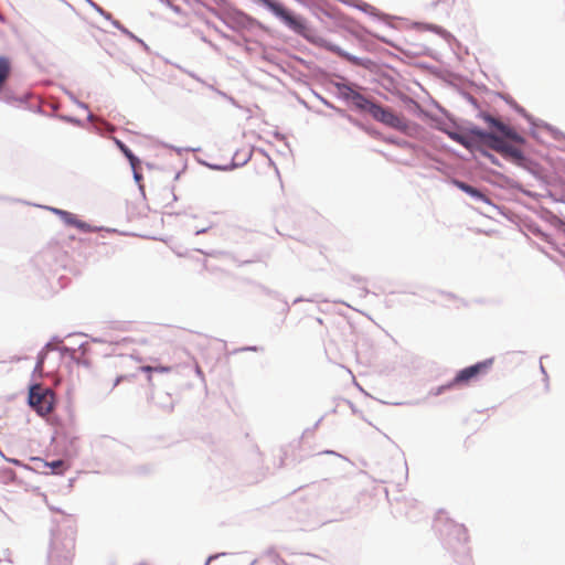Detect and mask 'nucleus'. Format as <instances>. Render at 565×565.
<instances>
[{
    "label": "nucleus",
    "mask_w": 565,
    "mask_h": 565,
    "mask_svg": "<svg viewBox=\"0 0 565 565\" xmlns=\"http://www.w3.org/2000/svg\"><path fill=\"white\" fill-rule=\"evenodd\" d=\"M493 151H497L504 160L513 163L519 168H521L530 158V156H527L521 147L503 140L502 137H500L499 141L493 148Z\"/></svg>",
    "instance_id": "nucleus-11"
},
{
    "label": "nucleus",
    "mask_w": 565,
    "mask_h": 565,
    "mask_svg": "<svg viewBox=\"0 0 565 565\" xmlns=\"http://www.w3.org/2000/svg\"><path fill=\"white\" fill-rule=\"evenodd\" d=\"M340 81H331V85L337 89V98L344 102L352 110L362 115H370L375 121L390 128L407 134L411 122L396 114L393 109L382 105L372 97L365 96L359 92L363 89L356 83L349 82L344 76L337 74Z\"/></svg>",
    "instance_id": "nucleus-2"
},
{
    "label": "nucleus",
    "mask_w": 565,
    "mask_h": 565,
    "mask_svg": "<svg viewBox=\"0 0 565 565\" xmlns=\"http://www.w3.org/2000/svg\"><path fill=\"white\" fill-rule=\"evenodd\" d=\"M252 156H253L252 150H247V151L237 150L234 153L233 158H235V163L238 164L237 168H241V167H244L252 159Z\"/></svg>",
    "instance_id": "nucleus-29"
},
{
    "label": "nucleus",
    "mask_w": 565,
    "mask_h": 565,
    "mask_svg": "<svg viewBox=\"0 0 565 565\" xmlns=\"http://www.w3.org/2000/svg\"><path fill=\"white\" fill-rule=\"evenodd\" d=\"M315 96L324 105L327 106L328 108H334V104L331 103L330 100H328L327 98H324L322 95L318 94V93H315Z\"/></svg>",
    "instance_id": "nucleus-51"
},
{
    "label": "nucleus",
    "mask_w": 565,
    "mask_h": 565,
    "mask_svg": "<svg viewBox=\"0 0 565 565\" xmlns=\"http://www.w3.org/2000/svg\"><path fill=\"white\" fill-rule=\"evenodd\" d=\"M45 209H47L49 211H51L53 214L57 215L58 217H62L66 210H62V209H58V207H53V206H45Z\"/></svg>",
    "instance_id": "nucleus-53"
},
{
    "label": "nucleus",
    "mask_w": 565,
    "mask_h": 565,
    "mask_svg": "<svg viewBox=\"0 0 565 565\" xmlns=\"http://www.w3.org/2000/svg\"><path fill=\"white\" fill-rule=\"evenodd\" d=\"M64 93H65V94L68 96V98H70L74 104H76L79 108L88 109V105H87L86 103L81 102L79 99H77L73 92H71V90H68V89H64Z\"/></svg>",
    "instance_id": "nucleus-41"
},
{
    "label": "nucleus",
    "mask_w": 565,
    "mask_h": 565,
    "mask_svg": "<svg viewBox=\"0 0 565 565\" xmlns=\"http://www.w3.org/2000/svg\"><path fill=\"white\" fill-rule=\"evenodd\" d=\"M264 554L271 558L274 563H284V558L278 554L274 546L268 547Z\"/></svg>",
    "instance_id": "nucleus-39"
},
{
    "label": "nucleus",
    "mask_w": 565,
    "mask_h": 565,
    "mask_svg": "<svg viewBox=\"0 0 565 565\" xmlns=\"http://www.w3.org/2000/svg\"><path fill=\"white\" fill-rule=\"evenodd\" d=\"M77 440V437H72L68 445V450L73 451L74 454L77 452V449L75 448V443Z\"/></svg>",
    "instance_id": "nucleus-57"
},
{
    "label": "nucleus",
    "mask_w": 565,
    "mask_h": 565,
    "mask_svg": "<svg viewBox=\"0 0 565 565\" xmlns=\"http://www.w3.org/2000/svg\"><path fill=\"white\" fill-rule=\"evenodd\" d=\"M49 117H53V118H56L63 122H66V124H71V125H74L76 127H85V124L82 119L75 117V116H71V115H64V114H58V113H52L49 115Z\"/></svg>",
    "instance_id": "nucleus-27"
},
{
    "label": "nucleus",
    "mask_w": 565,
    "mask_h": 565,
    "mask_svg": "<svg viewBox=\"0 0 565 565\" xmlns=\"http://www.w3.org/2000/svg\"><path fill=\"white\" fill-rule=\"evenodd\" d=\"M354 4L355 6H352V8H355L358 10L366 13L367 15L390 25V26H393L392 24L388 23V21L392 19H395L394 17L380 11L377 8L373 7L372 4H370L367 2H364L362 0H355Z\"/></svg>",
    "instance_id": "nucleus-15"
},
{
    "label": "nucleus",
    "mask_w": 565,
    "mask_h": 565,
    "mask_svg": "<svg viewBox=\"0 0 565 565\" xmlns=\"http://www.w3.org/2000/svg\"><path fill=\"white\" fill-rule=\"evenodd\" d=\"M256 3L266 8L274 17H276L287 29L295 34L303 38L311 44L320 46L331 53L337 54L339 57L350 62L353 65L361 66L373 74L374 82L382 86L385 90L392 93L396 88L395 78L383 70V66L377 62L360 57L343 50L340 45L316 35L315 31L308 24L307 20L286 7L278 0H254Z\"/></svg>",
    "instance_id": "nucleus-1"
},
{
    "label": "nucleus",
    "mask_w": 565,
    "mask_h": 565,
    "mask_svg": "<svg viewBox=\"0 0 565 565\" xmlns=\"http://www.w3.org/2000/svg\"><path fill=\"white\" fill-rule=\"evenodd\" d=\"M32 461L35 465V470L50 469V473L57 476L63 475L70 468V463L64 459L46 461L42 458L35 457L32 458Z\"/></svg>",
    "instance_id": "nucleus-13"
},
{
    "label": "nucleus",
    "mask_w": 565,
    "mask_h": 565,
    "mask_svg": "<svg viewBox=\"0 0 565 565\" xmlns=\"http://www.w3.org/2000/svg\"><path fill=\"white\" fill-rule=\"evenodd\" d=\"M499 97L502 98L515 113L522 116L525 120L533 119V115H531L523 106L519 105L510 95L499 94Z\"/></svg>",
    "instance_id": "nucleus-25"
},
{
    "label": "nucleus",
    "mask_w": 565,
    "mask_h": 565,
    "mask_svg": "<svg viewBox=\"0 0 565 565\" xmlns=\"http://www.w3.org/2000/svg\"><path fill=\"white\" fill-rule=\"evenodd\" d=\"M459 94H460V95H461V97H462L463 99H466V100H467V102H468V103H469V104H470L475 109H479V108H480V104H479L478 99H477L473 95H471L469 92L461 89V90L459 92Z\"/></svg>",
    "instance_id": "nucleus-37"
},
{
    "label": "nucleus",
    "mask_w": 565,
    "mask_h": 565,
    "mask_svg": "<svg viewBox=\"0 0 565 565\" xmlns=\"http://www.w3.org/2000/svg\"><path fill=\"white\" fill-rule=\"evenodd\" d=\"M73 554L70 550L63 554L57 553L56 547L51 543V550L49 553V561L51 565H70L72 563Z\"/></svg>",
    "instance_id": "nucleus-18"
},
{
    "label": "nucleus",
    "mask_w": 565,
    "mask_h": 565,
    "mask_svg": "<svg viewBox=\"0 0 565 565\" xmlns=\"http://www.w3.org/2000/svg\"><path fill=\"white\" fill-rule=\"evenodd\" d=\"M228 555V553L226 552H220V553H215V554H211L206 561H205V564L204 565H209L212 561H215V559H218L220 557H224Z\"/></svg>",
    "instance_id": "nucleus-48"
},
{
    "label": "nucleus",
    "mask_w": 565,
    "mask_h": 565,
    "mask_svg": "<svg viewBox=\"0 0 565 565\" xmlns=\"http://www.w3.org/2000/svg\"><path fill=\"white\" fill-rule=\"evenodd\" d=\"M521 168L524 169L525 171H527L536 180L546 182V177L544 174V168L535 159L530 157Z\"/></svg>",
    "instance_id": "nucleus-21"
},
{
    "label": "nucleus",
    "mask_w": 565,
    "mask_h": 565,
    "mask_svg": "<svg viewBox=\"0 0 565 565\" xmlns=\"http://www.w3.org/2000/svg\"><path fill=\"white\" fill-rule=\"evenodd\" d=\"M537 249H539L542 254H544V255H545L550 260H552L554 264H556V265H559V264H561V263H559V260H558L555 256H553L552 254H550V253H548V252H547L543 246L537 245Z\"/></svg>",
    "instance_id": "nucleus-46"
},
{
    "label": "nucleus",
    "mask_w": 565,
    "mask_h": 565,
    "mask_svg": "<svg viewBox=\"0 0 565 565\" xmlns=\"http://www.w3.org/2000/svg\"><path fill=\"white\" fill-rule=\"evenodd\" d=\"M544 358H546V355L541 356V360H540V371H541V373H542V374H543V376H544V381L546 382V387H547V386H548V384H547V382H548V375H547V372H546V370H545L544 365L542 364V360H543Z\"/></svg>",
    "instance_id": "nucleus-54"
},
{
    "label": "nucleus",
    "mask_w": 565,
    "mask_h": 565,
    "mask_svg": "<svg viewBox=\"0 0 565 565\" xmlns=\"http://www.w3.org/2000/svg\"><path fill=\"white\" fill-rule=\"evenodd\" d=\"M530 136L535 139L537 142H542L541 136L537 131L539 127L536 125L530 124Z\"/></svg>",
    "instance_id": "nucleus-45"
},
{
    "label": "nucleus",
    "mask_w": 565,
    "mask_h": 565,
    "mask_svg": "<svg viewBox=\"0 0 565 565\" xmlns=\"http://www.w3.org/2000/svg\"><path fill=\"white\" fill-rule=\"evenodd\" d=\"M87 4H89L97 13H99L104 19L110 18V12L106 11L104 8H102L98 3H96L94 0H84Z\"/></svg>",
    "instance_id": "nucleus-38"
},
{
    "label": "nucleus",
    "mask_w": 565,
    "mask_h": 565,
    "mask_svg": "<svg viewBox=\"0 0 565 565\" xmlns=\"http://www.w3.org/2000/svg\"><path fill=\"white\" fill-rule=\"evenodd\" d=\"M344 119H347L349 122H351L352 125L356 124L358 122V119L354 118L352 115H350L349 113L347 114V116L344 117Z\"/></svg>",
    "instance_id": "nucleus-58"
},
{
    "label": "nucleus",
    "mask_w": 565,
    "mask_h": 565,
    "mask_svg": "<svg viewBox=\"0 0 565 565\" xmlns=\"http://www.w3.org/2000/svg\"><path fill=\"white\" fill-rule=\"evenodd\" d=\"M164 397L168 399L167 403H159V406L167 409V411H172L174 405H173V402L171 399V396L169 394H166Z\"/></svg>",
    "instance_id": "nucleus-47"
},
{
    "label": "nucleus",
    "mask_w": 565,
    "mask_h": 565,
    "mask_svg": "<svg viewBox=\"0 0 565 565\" xmlns=\"http://www.w3.org/2000/svg\"><path fill=\"white\" fill-rule=\"evenodd\" d=\"M450 182L454 186H456L457 189H459L460 191H462L463 193H466L467 195L472 198L475 201L483 202V203L494 206V204L487 196V194L484 193V191L482 189L475 186V185H472L468 182H465L460 179H457V178H452Z\"/></svg>",
    "instance_id": "nucleus-12"
},
{
    "label": "nucleus",
    "mask_w": 565,
    "mask_h": 565,
    "mask_svg": "<svg viewBox=\"0 0 565 565\" xmlns=\"http://www.w3.org/2000/svg\"><path fill=\"white\" fill-rule=\"evenodd\" d=\"M498 134L503 140L514 142L518 147L527 145L526 138L510 124L505 122Z\"/></svg>",
    "instance_id": "nucleus-17"
},
{
    "label": "nucleus",
    "mask_w": 565,
    "mask_h": 565,
    "mask_svg": "<svg viewBox=\"0 0 565 565\" xmlns=\"http://www.w3.org/2000/svg\"><path fill=\"white\" fill-rule=\"evenodd\" d=\"M557 230L565 235V218L562 221Z\"/></svg>",
    "instance_id": "nucleus-64"
},
{
    "label": "nucleus",
    "mask_w": 565,
    "mask_h": 565,
    "mask_svg": "<svg viewBox=\"0 0 565 565\" xmlns=\"http://www.w3.org/2000/svg\"><path fill=\"white\" fill-rule=\"evenodd\" d=\"M237 166L235 163V158H232L231 162L226 163V164H220V163H211V164H206V168L213 170V171H223V172H227V171H232L234 169H237Z\"/></svg>",
    "instance_id": "nucleus-32"
},
{
    "label": "nucleus",
    "mask_w": 565,
    "mask_h": 565,
    "mask_svg": "<svg viewBox=\"0 0 565 565\" xmlns=\"http://www.w3.org/2000/svg\"><path fill=\"white\" fill-rule=\"evenodd\" d=\"M332 110H334L340 117L344 118L348 114V111L343 108H340L338 106L334 105V108H331Z\"/></svg>",
    "instance_id": "nucleus-56"
},
{
    "label": "nucleus",
    "mask_w": 565,
    "mask_h": 565,
    "mask_svg": "<svg viewBox=\"0 0 565 565\" xmlns=\"http://www.w3.org/2000/svg\"><path fill=\"white\" fill-rule=\"evenodd\" d=\"M12 71V63L9 56L0 55V90L2 89V84L7 81Z\"/></svg>",
    "instance_id": "nucleus-26"
},
{
    "label": "nucleus",
    "mask_w": 565,
    "mask_h": 565,
    "mask_svg": "<svg viewBox=\"0 0 565 565\" xmlns=\"http://www.w3.org/2000/svg\"><path fill=\"white\" fill-rule=\"evenodd\" d=\"M139 166H135V168H131L132 170V177H134V180L135 182L137 183L141 194L145 196V186L143 184L141 183L142 182V179H143V175L141 173V171L139 170L138 168Z\"/></svg>",
    "instance_id": "nucleus-35"
},
{
    "label": "nucleus",
    "mask_w": 565,
    "mask_h": 565,
    "mask_svg": "<svg viewBox=\"0 0 565 565\" xmlns=\"http://www.w3.org/2000/svg\"><path fill=\"white\" fill-rule=\"evenodd\" d=\"M349 278L356 282V284H362V282H366V278L365 277H362V276H359V275H350Z\"/></svg>",
    "instance_id": "nucleus-55"
},
{
    "label": "nucleus",
    "mask_w": 565,
    "mask_h": 565,
    "mask_svg": "<svg viewBox=\"0 0 565 565\" xmlns=\"http://www.w3.org/2000/svg\"><path fill=\"white\" fill-rule=\"evenodd\" d=\"M306 7L312 15L323 22V17L337 22L340 18L341 11L331 6L327 0H296Z\"/></svg>",
    "instance_id": "nucleus-10"
},
{
    "label": "nucleus",
    "mask_w": 565,
    "mask_h": 565,
    "mask_svg": "<svg viewBox=\"0 0 565 565\" xmlns=\"http://www.w3.org/2000/svg\"><path fill=\"white\" fill-rule=\"evenodd\" d=\"M171 370L170 366H156V367H152L150 365H143L141 366V371L147 373L148 374V381L151 382L152 381V376H151V373L152 372H158V373H167Z\"/></svg>",
    "instance_id": "nucleus-34"
},
{
    "label": "nucleus",
    "mask_w": 565,
    "mask_h": 565,
    "mask_svg": "<svg viewBox=\"0 0 565 565\" xmlns=\"http://www.w3.org/2000/svg\"><path fill=\"white\" fill-rule=\"evenodd\" d=\"M78 350L81 352V355H86L90 351V347L88 342H83L78 345Z\"/></svg>",
    "instance_id": "nucleus-52"
},
{
    "label": "nucleus",
    "mask_w": 565,
    "mask_h": 565,
    "mask_svg": "<svg viewBox=\"0 0 565 565\" xmlns=\"http://www.w3.org/2000/svg\"><path fill=\"white\" fill-rule=\"evenodd\" d=\"M542 218L545 220L546 222H548L551 225H553L556 230L559 226V224L562 223V221L564 220V218L557 216L555 213H553L548 209L543 210Z\"/></svg>",
    "instance_id": "nucleus-30"
},
{
    "label": "nucleus",
    "mask_w": 565,
    "mask_h": 565,
    "mask_svg": "<svg viewBox=\"0 0 565 565\" xmlns=\"http://www.w3.org/2000/svg\"><path fill=\"white\" fill-rule=\"evenodd\" d=\"M527 230L537 238L541 241L547 243L551 248L555 252H557L563 257L565 256V249L555 242V239L546 232L542 230V227L536 223H530L527 225Z\"/></svg>",
    "instance_id": "nucleus-16"
},
{
    "label": "nucleus",
    "mask_w": 565,
    "mask_h": 565,
    "mask_svg": "<svg viewBox=\"0 0 565 565\" xmlns=\"http://www.w3.org/2000/svg\"><path fill=\"white\" fill-rule=\"evenodd\" d=\"M322 419H323V417L319 418V419L316 422V424L313 425V427H312L311 429H306V430H305V434H307V433H309V431L315 430V429L320 425V423L322 422Z\"/></svg>",
    "instance_id": "nucleus-61"
},
{
    "label": "nucleus",
    "mask_w": 565,
    "mask_h": 565,
    "mask_svg": "<svg viewBox=\"0 0 565 565\" xmlns=\"http://www.w3.org/2000/svg\"><path fill=\"white\" fill-rule=\"evenodd\" d=\"M434 527L447 550L457 554L466 553L469 536L463 524L455 522L445 516L444 511H439L435 519Z\"/></svg>",
    "instance_id": "nucleus-4"
},
{
    "label": "nucleus",
    "mask_w": 565,
    "mask_h": 565,
    "mask_svg": "<svg viewBox=\"0 0 565 565\" xmlns=\"http://www.w3.org/2000/svg\"><path fill=\"white\" fill-rule=\"evenodd\" d=\"M526 121L529 124L536 125L541 129L546 130L552 136V138L556 141L565 139V135L558 128L552 126L551 124H548L542 119L535 118L533 116L532 120H526Z\"/></svg>",
    "instance_id": "nucleus-22"
},
{
    "label": "nucleus",
    "mask_w": 565,
    "mask_h": 565,
    "mask_svg": "<svg viewBox=\"0 0 565 565\" xmlns=\"http://www.w3.org/2000/svg\"><path fill=\"white\" fill-rule=\"evenodd\" d=\"M58 352L62 358L67 356L71 360H73L76 355V350L66 345L58 347Z\"/></svg>",
    "instance_id": "nucleus-40"
},
{
    "label": "nucleus",
    "mask_w": 565,
    "mask_h": 565,
    "mask_svg": "<svg viewBox=\"0 0 565 565\" xmlns=\"http://www.w3.org/2000/svg\"><path fill=\"white\" fill-rule=\"evenodd\" d=\"M17 96L14 93L4 84H2V89L0 90V102H3L9 105L15 104Z\"/></svg>",
    "instance_id": "nucleus-31"
},
{
    "label": "nucleus",
    "mask_w": 565,
    "mask_h": 565,
    "mask_svg": "<svg viewBox=\"0 0 565 565\" xmlns=\"http://www.w3.org/2000/svg\"><path fill=\"white\" fill-rule=\"evenodd\" d=\"M364 131L367 132L370 136H376V134H377L374 128H371V127H367V126H365Z\"/></svg>",
    "instance_id": "nucleus-60"
},
{
    "label": "nucleus",
    "mask_w": 565,
    "mask_h": 565,
    "mask_svg": "<svg viewBox=\"0 0 565 565\" xmlns=\"http://www.w3.org/2000/svg\"><path fill=\"white\" fill-rule=\"evenodd\" d=\"M458 134L469 141V146L463 148L471 153V159L476 162L477 168L490 173L491 175L500 180L502 186L511 190H516L530 198L533 196V193L529 190H525L519 181L510 178L509 175H505L500 171L488 169L484 166V163L478 159V156H476V149H478L480 146H487L488 148L493 150V148L495 147L497 142L500 139L499 134L490 130L489 128L484 129L468 120H465L463 125H459Z\"/></svg>",
    "instance_id": "nucleus-3"
},
{
    "label": "nucleus",
    "mask_w": 565,
    "mask_h": 565,
    "mask_svg": "<svg viewBox=\"0 0 565 565\" xmlns=\"http://www.w3.org/2000/svg\"><path fill=\"white\" fill-rule=\"evenodd\" d=\"M75 364L89 369L92 366L90 361L85 355H75L72 360Z\"/></svg>",
    "instance_id": "nucleus-43"
},
{
    "label": "nucleus",
    "mask_w": 565,
    "mask_h": 565,
    "mask_svg": "<svg viewBox=\"0 0 565 565\" xmlns=\"http://www.w3.org/2000/svg\"><path fill=\"white\" fill-rule=\"evenodd\" d=\"M28 110L32 111V113H35V114H41V115H45V116H49L50 114H46L43 108L39 105H33L31 104L30 106H28Z\"/></svg>",
    "instance_id": "nucleus-49"
},
{
    "label": "nucleus",
    "mask_w": 565,
    "mask_h": 565,
    "mask_svg": "<svg viewBox=\"0 0 565 565\" xmlns=\"http://www.w3.org/2000/svg\"><path fill=\"white\" fill-rule=\"evenodd\" d=\"M46 358H47V355L45 354V352L40 351L38 353L36 363H35L34 370H33V374H35V373L41 374L43 372V367H44Z\"/></svg>",
    "instance_id": "nucleus-36"
},
{
    "label": "nucleus",
    "mask_w": 565,
    "mask_h": 565,
    "mask_svg": "<svg viewBox=\"0 0 565 565\" xmlns=\"http://www.w3.org/2000/svg\"><path fill=\"white\" fill-rule=\"evenodd\" d=\"M28 405L39 415H45L54 408V396L50 387L31 381L28 386Z\"/></svg>",
    "instance_id": "nucleus-5"
},
{
    "label": "nucleus",
    "mask_w": 565,
    "mask_h": 565,
    "mask_svg": "<svg viewBox=\"0 0 565 565\" xmlns=\"http://www.w3.org/2000/svg\"><path fill=\"white\" fill-rule=\"evenodd\" d=\"M62 215L63 216L60 217V218L64 222L65 225L71 226V227H75L78 231H81L82 233H95V232H98L100 230H104V227L93 226V225L88 224L87 222L79 220L72 212L66 211Z\"/></svg>",
    "instance_id": "nucleus-14"
},
{
    "label": "nucleus",
    "mask_w": 565,
    "mask_h": 565,
    "mask_svg": "<svg viewBox=\"0 0 565 565\" xmlns=\"http://www.w3.org/2000/svg\"><path fill=\"white\" fill-rule=\"evenodd\" d=\"M420 25L424 30H427V31H430V32H434V33L440 35L449 44L455 42L456 44L459 45V42L457 41V39L450 32H448L446 29H444L443 26L434 24V23H420Z\"/></svg>",
    "instance_id": "nucleus-24"
},
{
    "label": "nucleus",
    "mask_w": 565,
    "mask_h": 565,
    "mask_svg": "<svg viewBox=\"0 0 565 565\" xmlns=\"http://www.w3.org/2000/svg\"><path fill=\"white\" fill-rule=\"evenodd\" d=\"M489 149L490 148L480 146L478 149H476V156L480 154L481 157L488 159L493 166L502 168L503 167L502 162Z\"/></svg>",
    "instance_id": "nucleus-28"
},
{
    "label": "nucleus",
    "mask_w": 565,
    "mask_h": 565,
    "mask_svg": "<svg viewBox=\"0 0 565 565\" xmlns=\"http://www.w3.org/2000/svg\"><path fill=\"white\" fill-rule=\"evenodd\" d=\"M209 230H210V226H206V227H203V228L196 230V231H195V235L204 234V233H206Z\"/></svg>",
    "instance_id": "nucleus-63"
},
{
    "label": "nucleus",
    "mask_w": 565,
    "mask_h": 565,
    "mask_svg": "<svg viewBox=\"0 0 565 565\" xmlns=\"http://www.w3.org/2000/svg\"><path fill=\"white\" fill-rule=\"evenodd\" d=\"M437 107H438L439 111L445 116L447 121L443 118L436 117L433 119L434 127L437 130L447 135L451 140L456 141L460 146L468 147L469 141L466 140L462 136H460L458 134L459 124L457 121V118L450 111H448L446 108H444L439 105Z\"/></svg>",
    "instance_id": "nucleus-9"
},
{
    "label": "nucleus",
    "mask_w": 565,
    "mask_h": 565,
    "mask_svg": "<svg viewBox=\"0 0 565 565\" xmlns=\"http://www.w3.org/2000/svg\"><path fill=\"white\" fill-rule=\"evenodd\" d=\"M369 289L366 287H361L360 288V296L361 297H366L369 295Z\"/></svg>",
    "instance_id": "nucleus-62"
},
{
    "label": "nucleus",
    "mask_w": 565,
    "mask_h": 565,
    "mask_svg": "<svg viewBox=\"0 0 565 565\" xmlns=\"http://www.w3.org/2000/svg\"><path fill=\"white\" fill-rule=\"evenodd\" d=\"M478 113L476 115L477 118L483 120L488 128L492 131H495L497 134L500 131V129L505 124L502 119L492 116L490 113L482 110L481 108L477 109Z\"/></svg>",
    "instance_id": "nucleus-20"
},
{
    "label": "nucleus",
    "mask_w": 565,
    "mask_h": 565,
    "mask_svg": "<svg viewBox=\"0 0 565 565\" xmlns=\"http://www.w3.org/2000/svg\"><path fill=\"white\" fill-rule=\"evenodd\" d=\"M50 351H58V347H54L52 341L46 342L41 349V352H45L46 355Z\"/></svg>",
    "instance_id": "nucleus-50"
},
{
    "label": "nucleus",
    "mask_w": 565,
    "mask_h": 565,
    "mask_svg": "<svg viewBox=\"0 0 565 565\" xmlns=\"http://www.w3.org/2000/svg\"><path fill=\"white\" fill-rule=\"evenodd\" d=\"M493 362V358H488L457 371L452 377V383H457L458 386L470 384L472 381H476L479 377L486 375L492 366Z\"/></svg>",
    "instance_id": "nucleus-8"
},
{
    "label": "nucleus",
    "mask_w": 565,
    "mask_h": 565,
    "mask_svg": "<svg viewBox=\"0 0 565 565\" xmlns=\"http://www.w3.org/2000/svg\"><path fill=\"white\" fill-rule=\"evenodd\" d=\"M335 23L338 26L348 31L351 35H353L356 40H359L361 42L364 41V38L366 35H370V36H373V38L377 39L379 41H381L392 47H395V44L393 43V41L388 40L385 36L380 35L377 33L372 32L366 26L362 25L353 18L344 15L342 12L340 13V18L337 20Z\"/></svg>",
    "instance_id": "nucleus-7"
},
{
    "label": "nucleus",
    "mask_w": 565,
    "mask_h": 565,
    "mask_svg": "<svg viewBox=\"0 0 565 565\" xmlns=\"http://www.w3.org/2000/svg\"><path fill=\"white\" fill-rule=\"evenodd\" d=\"M125 379L124 375H119L115 379L111 390H114Z\"/></svg>",
    "instance_id": "nucleus-59"
},
{
    "label": "nucleus",
    "mask_w": 565,
    "mask_h": 565,
    "mask_svg": "<svg viewBox=\"0 0 565 565\" xmlns=\"http://www.w3.org/2000/svg\"><path fill=\"white\" fill-rule=\"evenodd\" d=\"M246 351L263 352L264 348L263 347H258V345H247V347H242V348H238V349L234 350L233 353L246 352Z\"/></svg>",
    "instance_id": "nucleus-44"
},
{
    "label": "nucleus",
    "mask_w": 565,
    "mask_h": 565,
    "mask_svg": "<svg viewBox=\"0 0 565 565\" xmlns=\"http://www.w3.org/2000/svg\"><path fill=\"white\" fill-rule=\"evenodd\" d=\"M215 14L233 31H250L254 28L264 29L262 22L239 9H232L222 13L215 12Z\"/></svg>",
    "instance_id": "nucleus-6"
},
{
    "label": "nucleus",
    "mask_w": 565,
    "mask_h": 565,
    "mask_svg": "<svg viewBox=\"0 0 565 565\" xmlns=\"http://www.w3.org/2000/svg\"><path fill=\"white\" fill-rule=\"evenodd\" d=\"M116 147L118 150L122 153V156L128 160L131 168H135V166H140L141 160L139 157H137L132 150L120 139L115 138L114 139Z\"/></svg>",
    "instance_id": "nucleus-23"
},
{
    "label": "nucleus",
    "mask_w": 565,
    "mask_h": 565,
    "mask_svg": "<svg viewBox=\"0 0 565 565\" xmlns=\"http://www.w3.org/2000/svg\"><path fill=\"white\" fill-rule=\"evenodd\" d=\"M29 98H30V93H24L22 94L21 96H17V99H15V103L19 104V106L28 109V106L31 105V103L29 102Z\"/></svg>",
    "instance_id": "nucleus-42"
},
{
    "label": "nucleus",
    "mask_w": 565,
    "mask_h": 565,
    "mask_svg": "<svg viewBox=\"0 0 565 565\" xmlns=\"http://www.w3.org/2000/svg\"><path fill=\"white\" fill-rule=\"evenodd\" d=\"M106 20L109 21L113 24V26H115L117 30H119L124 35H126L134 42L140 44L141 47L146 52H150L148 44L142 39L138 38L136 34H134L131 31H129L120 21L114 19V17L111 14H110V18L106 19Z\"/></svg>",
    "instance_id": "nucleus-19"
},
{
    "label": "nucleus",
    "mask_w": 565,
    "mask_h": 565,
    "mask_svg": "<svg viewBox=\"0 0 565 565\" xmlns=\"http://www.w3.org/2000/svg\"><path fill=\"white\" fill-rule=\"evenodd\" d=\"M457 383H452V380L448 381L447 383L443 384V385H439L437 387H433L430 391H429V394L433 395V396H439L441 394H444L446 391H449L454 387H457Z\"/></svg>",
    "instance_id": "nucleus-33"
}]
</instances>
